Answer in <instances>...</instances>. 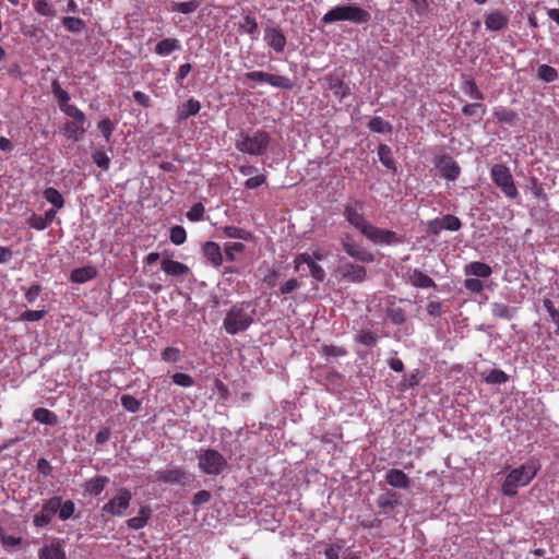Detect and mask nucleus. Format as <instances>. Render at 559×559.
Listing matches in <instances>:
<instances>
[{"label": "nucleus", "mask_w": 559, "mask_h": 559, "mask_svg": "<svg viewBox=\"0 0 559 559\" xmlns=\"http://www.w3.org/2000/svg\"><path fill=\"white\" fill-rule=\"evenodd\" d=\"M83 124L84 123H79L75 121H68L64 126V131L69 138L78 141L85 133V129H84Z\"/></svg>", "instance_id": "39"}, {"label": "nucleus", "mask_w": 559, "mask_h": 559, "mask_svg": "<svg viewBox=\"0 0 559 559\" xmlns=\"http://www.w3.org/2000/svg\"><path fill=\"white\" fill-rule=\"evenodd\" d=\"M264 40L277 53L285 49L286 37L280 27L265 28Z\"/></svg>", "instance_id": "15"}, {"label": "nucleus", "mask_w": 559, "mask_h": 559, "mask_svg": "<svg viewBox=\"0 0 559 559\" xmlns=\"http://www.w3.org/2000/svg\"><path fill=\"white\" fill-rule=\"evenodd\" d=\"M543 305H544V308L549 313L552 322L557 325L556 333L559 334V308H556L554 302L548 298L544 299Z\"/></svg>", "instance_id": "53"}, {"label": "nucleus", "mask_w": 559, "mask_h": 559, "mask_svg": "<svg viewBox=\"0 0 559 559\" xmlns=\"http://www.w3.org/2000/svg\"><path fill=\"white\" fill-rule=\"evenodd\" d=\"M508 379V374L500 369H492L485 378L486 382L491 384L506 383Z\"/></svg>", "instance_id": "48"}, {"label": "nucleus", "mask_w": 559, "mask_h": 559, "mask_svg": "<svg viewBox=\"0 0 559 559\" xmlns=\"http://www.w3.org/2000/svg\"><path fill=\"white\" fill-rule=\"evenodd\" d=\"M436 167L441 177L454 181L461 174V167L450 155H441L436 159Z\"/></svg>", "instance_id": "12"}, {"label": "nucleus", "mask_w": 559, "mask_h": 559, "mask_svg": "<svg viewBox=\"0 0 559 559\" xmlns=\"http://www.w3.org/2000/svg\"><path fill=\"white\" fill-rule=\"evenodd\" d=\"M399 504H401V495L392 490L381 493L377 499V506L383 515L391 514Z\"/></svg>", "instance_id": "14"}, {"label": "nucleus", "mask_w": 559, "mask_h": 559, "mask_svg": "<svg viewBox=\"0 0 559 559\" xmlns=\"http://www.w3.org/2000/svg\"><path fill=\"white\" fill-rule=\"evenodd\" d=\"M162 358L166 362H177L180 359V350L176 347H166L162 353Z\"/></svg>", "instance_id": "61"}, {"label": "nucleus", "mask_w": 559, "mask_h": 559, "mask_svg": "<svg viewBox=\"0 0 559 559\" xmlns=\"http://www.w3.org/2000/svg\"><path fill=\"white\" fill-rule=\"evenodd\" d=\"M96 276V270L93 266L74 269L71 272V281L73 283H85Z\"/></svg>", "instance_id": "31"}, {"label": "nucleus", "mask_w": 559, "mask_h": 559, "mask_svg": "<svg viewBox=\"0 0 559 559\" xmlns=\"http://www.w3.org/2000/svg\"><path fill=\"white\" fill-rule=\"evenodd\" d=\"M356 341L368 346V347H372L377 344L378 336L376 333L367 331V332H361L360 334H358L356 336Z\"/></svg>", "instance_id": "57"}, {"label": "nucleus", "mask_w": 559, "mask_h": 559, "mask_svg": "<svg viewBox=\"0 0 559 559\" xmlns=\"http://www.w3.org/2000/svg\"><path fill=\"white\" fill-rule=\"evenodd\" d=\"M169 238L174 245H176V246L182 245L187 239L186 229L180 225L173 226L170 228Z\"/></svg>", "instance_id": "44"}, {"label": "nucleus", "mask_w": 559, "mask_h": 559, "mask_svg": "<svg viewBox=\"0 0 559 559\" xmlns=\"http://www.w3.org/2000/svg\"><path fill=\"white\" fill-rule=\"evenodd\" d=\"M98 130L107 142L110 141L111 134L115 130V124L109 118L102 119L97 124Z\"/></svg>", "instance_id": "50"}, {"label": "nucleus", "mask_w": 559, "mask_h": 559, "mask_svg": "<svg viewBox=\"0 0 559 559\" xmlns=\"http://www.w3.org/2000/svg\"><path fill=\"white\" fill-rule=\"evenodd\" d=\"M62 540L45 545L38 552L39 559H66Z\"/></svg>", "instance_id": "19"}, {"label": "nucleus", "mask_w": 559, "mask_h": 559, "mask_svg": "<svg viewBox=\"0 0 559 559\" xmlns=\"http://www.w3.org/2000/svg\"><path fill=\"white\" fill-rule=\"evenodd\" d=\"M121 405L124 409L131 413H136L141 408V402L132 395L124 394L120 399Z\"/></svg>", "instance_id": "46"}, {"label": "nucleus", "mask_w": 559, "mask_h": 559, "mask_svg": "<svg viewBox=\"0 0 559 559\" xmlns=\"http://www.w3.org/2000/svg\"><path fill=\"white\" fill-rule=\"evenodd\" d=\"M385 481L394 488L405 489L409 486L408 476L402 469L397 468H392L386 472Z\"/></svg>", "instance_id": "22"}, {"label": "nucleus", "mask_w": 559, "mask_h": 559, "mask_svg": "<svg viewBox=\"0 0 559 559\" xmlns=\"http://www.w3.org/2000/svg\"><path fill=\"white\" fill-rule=\"evenodd\" d=\"M63 26L73 33H79L85 27V23L80 17L66 16L62 19Z\"/></svg>", "instance_id": "43"}, {"label": "nucleus", "mask_w": 559, "mask_h": 559, "mask_svg": "<svg viewBox=\"0 0 559 559\" xmlns=\"http://www.w3.org/2000/svg\"><path fill=\"white\" fill-rule=\"evenodd\" d=\"M245 245L242 242H233L225 247V255L226 260L233 262L235 261L236 252H242L245 250Z\"/></svg>", "instance_id": "59"}, {"label": "nucleus", "mask_w": 559, "mask_h": 559, "mask_svg": "<svg viewBox=\"0 0 559 559\" xmlns=\"http://www.w3.org/2000/svg\"><path fill=\"white\" fill-rule=\"evenodd\" d=\"M61 507V497H52L49 500H47L43 507L41 510L35 514L34 516V525L36 527H45L47 526L52 518L58 512L59 508Z\"/></svg>", "instance_id": "10"}, {"label": "nucleus", "mask_w": 559, "mask_h": 559, "mask_svg": "<svg viewBox=\"0 0 559 559\" xmlns=\"http://www.w3.org/2000/svg\"><path fill=\"white\" fill-rule=\"evenodd\" d=\"M509 24V17L503 12L497 10L490 12L485 17V25L488 31L499 32L504 29Z\"/></svg>", "instance_id": "16"}, {"label": "nucleus", "mask_w": 559, "mask_h": 559, "mask_svg": "<svg viewBox=\"0 0 559 559\" xmlns=\"http://www.w3.org/2000/svg\"><path fill=\"white\" fill-rule=\"evenodd\" d=\"M35 11L43 16H55V10L47 0H36L34 3Z\"/></svg>", "instance_id": "51"}, {"label": "nucleus", "mask_w": 559, "mask_h": 559, "mask_svg": "<svg viewBox=\"0 0 559 559\" xmlns=\"http://www.w3.org/2000/svg\"><path fill=\"white\" fill-rule=\"evenodd\" d=\"M492 181L502 190L510 199L518 197V189L514 185L513 177L506 165L496 164L490 170Z\"/></svg>", "instance_id": "6"}, {"label": "nucleus", "mask_w": 559, "mask_h": 559, "mask_svg": "<svg viewBox=\"0 0 559 559\" xmlns=\"http://www.w3.org/2000/svg\"><path fill=\"white\" fill-rule=\"evenodd\" d=\"M174 383H176L177 385H180V386H192L194 384V380L191 376H189L188 373H182V372H177L175 374H173L171 377Z\"/></svg>", "instance_id": "60"}, {"label": "nucleus", "mask_w": 559, "mask_h": 559, "mask_svg": "<svg viewBox=\"0 0 559 559\" xmlns=\"http://www.w3.org/2000/svg\"><path fill=\"white\" fill-rule=\"evenodd\" d=\"M181 45L177 38H164L154 48L156 55L166 57L174 51L180 50Z\"/></svg>", "instance_id": "24"}, {"label": "nucleus", "mask_w": 559, "mask_h": 559, "mask_svg": "<svg viewBox=\"0 0 559 559\" xmlns=\"http://www.w3.org/2000/svg\"><path fill=\"white\" fill-rule=\"evenodd\" d=\"M27 224L29 227L37 230H44L48 227L46 222L44 221V217L37 214H32L27 219Z\"/></svg>", "instance_id": "64"}, {"label": "nucleus", "mask_w": 559, "mask_h": 559, "mask_svg": "<svg viewBox=\"0 0 559 559\" xmlns=\"http://www.w3.org/2000/svg\"><path fill=\"white\" fill-rule=\"evenodd\" d=\"M151 516V508L147 506L141 507L136 516L127 520V525L132 530L143 528L147 524Z\"/></svg>", "instance_id": "25"}, {"label": "nucleus", "mask_w": 559, "mask_h": 559, "mask_svg": "<svg viewBox=\"0 0 559 559\" xmlns=\"http://www.w3.org/2000/svg\"><path fill=\"white\" fill-rule=\"evenodd\" d=\"M94 163L103 170H108L110 165V159L107 154L103 151H96L93 155Z\"/></svg>", "instance_id": "58"}, {"label": "nucleus", "mask_w": 559, "mask_h": 559, "mask_svg": "<svg viewBox=\"0 0 559 559\" xmlns=\"http://www.w3.org/2000/svg\"><path fill=\"white\" fill-rule=\"evenodd\" d=\"M202 252L207 261L214 266L218 267L223 263V254L221 247L217 242L206 241L202 246Z\"/></svg>", "instance_id": "17"}, {"label": "nucleus", "mask_w": 559, "mask_h": 559, "mask_svg": "<svg viewBox=\"0 0 559 559\" xmlns=\"http://www.w3.org/2000/svg\"><path fill=\"white\" fill-rule=\"evenodd\" d=\"M442 224V228L450 231H457L462 227L461 219L452 214H447L442 218H440Z\"/></svg>", "instance_id": "42"}, {"label": "nucleus", "mask_w": 559, "mask_h": 559, "mask_svg": "<svg viewBox=\"0 0 559 559\" xmlns=\"http://www.w3.org/2000/svg\"><path fill=\"white\" fill-rule=\"evenodd\" d=\"M109 478L107 476H96L84 484L85 491L91 496H98L108 485Z\"/></svg>", "instance_id": "27"}, {"label": "nucleus", "mask_w": 559, "mask_h": 559, "mask_svg": "<svg viewBox=\"0 0 559 559\" xmlns=\"http://www.w3.org/2000/svg\"><path fill=\"white\" fill-rule=\"evenodd\" d=\"M362 209V204L356 201L354 204H346L344 206V216L346 221L360 233H362L364 228L369 224L360 210Z\"/></svg>", "instance_id": "13"}, {"label": "nucleus", "mask_w": 559, "mask_h": 559, "mask_svg": "<svg viewBox=\"0 0 559 559\" xmlns=\"http://www.w3.org/2000/svg\"><path fill=\"white\" fill-rule=\"evenodd\" d=\"M44 198L58 210L62 209L64 205V199L62 194L52 187L46 188L44 190Z\"/></svg>", "instance_id": "36"}, {"label": "nucleus", "mask_w": 559, "mask_h": 559, "mask_svg": "<svg viewBox=\"0 0 559 559\" xmlns=\"http://www.w3.org/2000/svg\"><path fill=\"white\" fill-rule=\"evenodd\" d=\"M51 88H52V94L57 98L59 107H60L61 110L63 108H66L67 105H70L69 104L70 94L60 86L58 81H53L51 83Z\"/></svg>", "instance_id": "37"}, {"label": "nucleus", "mask_w": 559, "mask_h": 559, "mask_svg": "<svg viewBox=\"0 0 559 559\" xmlns=\"http://www.w3.org/2000/svg\"><path fill=\"white\" fill-rule=\"evenodd\" d=\"M204 205L201 202H198L191 206V209L187 212V218L191 222H199L204 216Z\"/></svg>", "instance_id": "52"}, {"label": "nucleus", "mask_w": 559, "mask_h": 559, "mask_svg": "<svg viewBox=\"0 0 559 559\" xmlns=\"http://www.w3.org/2000/svg\"><path fill=\"white\" fill-rule=\"evenodd\" d=\"M309 271L311 276L318 281L323 282L325 278V271L319 264H317L313 260L309 263Z\"/></svg>", "instance_id": "63"}, {"label": "nucleus", "mask_w": 559, "mask_h": 559, "mask_svg": "<svg viewBox=\"0 0 559 559\" xmlns=\"http://www.w3.org/2000/svg\"><path fill=\"white\" fill-rule=\"evenodd\" d=\"M33 418L38 423L48 426H56L58 424L57 415L53 412L43 407H38L33 412Z\"/></svg>", "instance_id": "30"}, {"label": "nucleus", "mask_w": 559, "mask_h": 559, "mask_svg": "<svg viewBox=\"0 0 559 559\" xmlns=\"http://www.w3.org/2000/svg\"><path fill=\"white\" fill-rule=\"evenodd\" d=\"M371 14L356 4H340L330 9L321 19L323 25L336 22H349L352 24H367Z\"/></svg>", "instance_id": "2"}, {"label": "nucleus", "mask_w": 559, "mask_h": 559, "mask_svg": "<svg viewBox=\"0 0 559 559\" xmlns=\"http://www.w3.org/2000/svg\"><path fill=\"white\" fill-rule=\"evenodd\" d=\"M464 92L476 100L484 99V94L479 91L476 83L473 80H468L464 83Z\"/></svg>", "instance_id": "55"}, {"label": "nucleus", "mask_w": 559, "mask_h": 559, "mask_svg": "<svg viewBox=\"0 0 559 559\" xmlns=\"http://www.w3.org/2000/svg\"><path fill=\"white\" fill-rule=\"evenodd\" d=\"M536 475V467L533 464H523L512 469L506 477L502 491L506 496L516 495V487L527 485Z\"/></svg>", "instance_id": "4"}, {"label": "nucleus", "mask_w": 559, "mask_h": 559, "mask_svg": "<svg viewBox=\"0 0 559 559\" xmlns=\"http://www.w3.org/2000/svg\"><path fill=\"white\" fill-rule=\"evenodd\" d=\"M58 511L60 520L66 521L73 515L75 511V504L72 500H67L64 502L61 501V507Z\"/></svg>", "instance_id": "54"}, {"label": "nucleus", "mask_w": 559, "mask_h": 559, "mask_svg": "<svg viewBox=\"0 0 559 559\" xmlns=\"http://www.w3.org/2000/svg\"><path fill=\"white\" fill-rule=\"evenodd\" d=\"M515 308H512L506 304L493 302L491 305V313L493 317L499 319L510 320L514 317Z\"/></svg>", "instance_id": "34"}, {"label": "nucleus", "mask_w": 559, "mask_h": 559, "mask_svg": "<svg viewBox=\"0 0 559 559\" xmlns=\"http://www.w3.org/2000/svg\"><path fill=\"white\" fill-rule=\"evenodd\" d=\"M160 266L166 274L176 277L185 276L190 272L188 265L171 259H164Z\"/></svg>", "instance_id": "21"}, {"label": "nucleus", "mask_w": 559, "mask_h": 559, "mask_svg": "<svg viewBox=\"0 0 559 559\" xmlns=\"http://www.w3.org/2000/svg\"><path fill=\"white\" fill-rule=\"evenodd\" d=\"M378 156L383 166L390 170L396 171L395 160L390 146L380 144L378 147Z\"/></svg>", "instance_id": "32"}, {"label": "nucleus", "mask_w": 559, "mask_h": 559, "mask_svg": "<svg viewBox=\"0 0 559 559\" xmlns=\"http://www.w3.org/2000/svg\"><path fill=\"white\" fill-rule=\"evenodd\" d=\"M465 273L477 277H489L492 270L486 263L474 261L465 266Z\"/></svg>", "instance_id": "29"}, {"label": "nucleus", "mask_w": 559, "mask_h": 559, "mask_svg": "<svg viewBox=\"0 0 559 559\" xmlns=\"http://www.w3.org/2000/svg\"><path fill=\"white\" fill-rule=\"evenodd\" d=\"M335 273L341 281L347 283H362L367 278V270L365 266L353 263L346 259H340Z\"/></svg>", "instance_id": "8"}, {"label": "nucleus", "mask_w": 559, "mask_h": 559, "mask_svg": "<svg viewBox=\"0 0 559 559\" xmlns=\"http://www.w3.org/2000/svg\"><path fill=\"white\" fill-rule=\"evenodd\" d=\"M255 307L250 302L234 305L223 321L225 331L230 335L246 331L254 321Z\"/></svg>", "instance_id": "1"}, {"label": "nucleus", "mask_w": 559, "mask_h": 559, "mask_svg": "<svg viewBox=\"0 0 559 559\" xmlns=\"http://www.w3.org/2000/svg\"><path fill=\"white\" fill-rule=\"evenodd\" d=\"M409 282L412 283V285L419 288H430L437 286L431 277L424 274L421 271L417 269L413 270L412 273L409 274Z\"/></svg>", "instance_id": "28"}, {"label": "nucleus", "mask_w": 559, "mask_h": 559, "mask_svg": "<svg viewBox=\"0 0 559 559\" xmlns=\"http://www.w3.org/2000/svg\"><path fill=\"white\" fill-rule=\"evenodd\" d=\"M267 83L274 87L283 90H292L294 86L293 82L288 78L271 73L267 75Z\"/></svg>", "instance_id": "40"}, {"label": "nucleus", "mask_w": 559, "mask_h": 559, "mask_svg": "<svg viewBox=\"0 0 559 559\" xmlns=\"http://www.w3.org/2000/svg\"><path fill=\"white\" fill-rule=\"evenodd\" d=\"M239 29L247 33L252 40L258 38V22L250 10H242V22L239 24Z\"/></svg>", "instance_id": "18"}, {"label": "nucleus", "mask_w": 559, "mask_h": 559, "mask_svg": "<svg viewBox=\"0 0 559 559\" xmlns=\"http://www.w3.org/2000/svg\"><path fill=\"white\" fill-rule=\"evenodd\" d=\"M132 495L127 488H120L115 497L102 507L103 514L121 516L130 506Z\"/></svg>", "instance_id": "9"}, {"label": "nucleus", "mask_w": 559, "mask_h": 559, "mask_svg": "<svg viewBox=\"0 0 559 559\" xmlns=\"http://www.w3.org/2000/svg\"><path fill=\"white\" fill-rule=\"evenodd\" d=\"M537 76L539 80L551 83L555 82L558 79V72L557 70L548 64H542L538 67L537 70Z\"/></svg>", "instance_id": "38"}, {"label": "nucleus", "mask_w": 559, "mask_h": 559, "mask_svg": "<svg viewBox=\"0 0 559 559\" xmlns=\"http://www.w3.org/2000/svg\"><path fill=\"white\" fill-rule=\"evenodd\" d=\"M271 136L264 130H257L253 133H240L236 141V148L245 154L263 155L270 145Z\"/></svg>", "instance_id": "3"}, {"label": "nucleus", "mask_w": 559, "mask_h": 559, "mask_svg": "<svg viewBox=\"0 0 559 559\" xmlns=\"http://www.w3.org/2000/svg\"><path fill=\"white\" fill-rule=\"evenodd\" d=\"M321 353L326 357H342L347 354V350L336 345H323Z\"/></svg>", "instance_id": "56"}, {"label": "nucleus", "mask_w": 559, "mask_h": 559, "mask_svg": "<svg viewBox=\"0 0 559 559\" xmlns=\"http://www.w3.org/2000/svg\"><path fill=\"white\" fill-rule=\"evenodd\" d=\"M157 480L166 484H185L187 475L181 468L158 471Z\"/></svg>", "instance_id": "20"}, {"label": "nucleus", "mask_w": 559, "mask_h": 559, "mask_svg": "<svg viewBox=\"0 0 559 559\" xmlns=\"http://www.w3.org/2000/svg\"><path fill=\"white\" fill-rule=\"evenodd\" d=\"M200 102L194 98H190L177 108L178 120H187L189 117L195 116L200 111Z\"/></svg>", "instance_id": "23"}, {"label": "nucleus", "mask_w": 559, "mask_h": 559, "mask_svg": "<svg viewBox=\"0 0 559 559\" xmlns=\"http://www.w3.org/2000/svg\"><path fill=\"white\" fill-rule=\"evenodd\" d=\"M368 128L370 131L376 133H389L392 131V124L381 117H373L370 119Z\"/></svg>", "instance_id": "35"}, {"label": "nucleus", "mask_w": 559, "mask_h": 559, "mask_svg": "<svg viewBox=\"0 0 559 559\" xmlns=\"http://www.w3.org/2000/svg\"><path fill=\"white\" fill-rule=\"evenodd\" d=\"M361 234L370 241L378 245H391L400 241L396 233L376 227L370 223L364 228Z\"/></svg>", "instance_id": "11"}, {"label": "nucleus", "mask_w": 559, "mask_h": 559, "mask_svg": "<svg viewBox=\"0 0 559 559\" xmlns=\"http://www.w3.org/2000/svg\"><path fill=\"white\" fill-rule=\"evenodd\" d=\"M493 116L498 121L510 124L518 119V114L511 109L496 110Z\"/></svg>", "instance_id": "49"}, {"label": "nucleus", "mask_w": 559, "mask_h": 559, "mask_svg": "<svg viewBox=\"0 0 559 559\" xmlns=\"http://www.w3.org/2000/svg\"><path fill=\"white\" fill-rule=\"evenodd\" d=\"M198 459L199 468L206 475L217 476L227 467L224 455L214 449L202 450Z\"/></svg>", "instance_id": "5"}, {"label": "nucleus", "mask_w": 559, "mask_h": 559, "mask_svg": "<svg viewBox=\"0 0 559 559\" xmlns=\"http://www.w3.org/2000/svg\"><path fill=\"white\" fill-rule=\"evenodd\" d=\"M218 230H222L223 234L228 238H237L246 241H249L253 238V235L250 231L238 228L236 226H224Z\"/></svg>", "instance_id": "33"}, {"label": "nucleus", "mask_w": 559, "mask_h": 559, "mask_svg": "<svg viewBox=\"0 0 559 559\" xmlns=\"http://www.w3.org/2000/svg\"><path fill=\"white\" fill-rule=\"evenodd\" d=\"M340 240L344 252L355 261L360 263H372L374 261V254L356 242L350 234H343Z\"/></svg>", "instance_id": "7"}, {"label": "nucleus", "mask_w": 559, "mask_h": 559, "mask_svg": "<svg viewBox=\"0 0 559 559\" xmlns=\"http://www.w3.org/2000/svg\"><path fill=\"white\" fill-rule=\"evenodd\" d=\"M62 111L71 117L73 120L72 121H75V122H79V123H85V120H86V117H85V114L80 110L78 107H75L74 105H67L66 108L62 109Z\"/></svg>", "instance_id": "47"}, {"label": "nucleus", "mask_w": 559, "mask_h": 559, "mask_svg": "<svg viewBox=\"0 0 559 559\" xmlns=\"http://www.w3.org/2000/svg\"><path fill=\"white\" fill-rule=\"evenodd\" d=\"M326 81L329 90L332 91L340 99H343L350 94L349 86L343 80L336 76H329Z\"/></svg>", "instance_id": "26"}, {"label": "nucleus", "mask_w": 559, "mask_h": 559, "mask_svg": "<svg viewBox=\"0 0 559 559\" xmlns=\"http://www.w3.org/2000/svg\"><path fill=\"white\" fill-rule=\"evenodd\" d=\"M200 5L199 0H189L185 2L175 3L173 10L182 14H189L194 12Z\"/></svg>", "instance_id": "45"}, {"label": "nucleus", "mask_w": 559, "mask_h": 559, "mask_svg": "<svg viewBox=\"0 0 559 559\" xmlns=\"http://www.w3.org/2000/svg\"><path fill=\"white\" fill-rule=\"evenodd\" d=\"M45 314V310H26L21 314L20 319L23 321L35 322L41 320Z\"/></svg>", "instance_id": "62"}, {"label": "nucleus", "mask_w": 559, "mask_h": 559, "mask_svg": "<svg viewBox=\"0 0 559 559\" xmlns=\"http://www.w3.org/2000/svg\"><path fill=\"white\" fill-rule=\"evenodd\" d=\"M386 317L393 324H403L406 321L405 311L395 306H391L386 310Z\"/></svg>", "instance_id": "41"}]
</instances>
